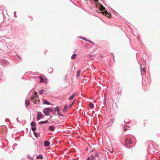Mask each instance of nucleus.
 <instances>
[{
    "mask_svg": "<svg viewBox=\"0 0 160 160\" xmlns=\"http://www.w3.org/2000/svg\"><path fill=\"white\" fill-rule=\"evenodd\" d=\"M126 144L128 145V144H131L132 143V141L129 138H127L125 140Z\"/></svg>",
    "mask_w": 160,
    "mask_h": 160,
    "instance_id": "nucleus-5",
    "label": "nucleus"
},
{
    "mask_svg": "<svg viewBox=\"0 0 160 160\" xmlns=\"http://www.w3.org/2000/svg\"><path fill=\"white\" fill-rule=\"evenodd\" d=\"M48 122V121L47 120H46V121H44L40 122H39V123L40 124H43L46 123Z\"/></svg>",
    "mask_w": 160,
    "mask_h": 160,
    "instance_id": "nucleus-13",
    "label": "nucleus"
},
{
    "mask_svg": "<svg viewBox=\"0 0 160 160\" xmlns=\"http://www.w3.org/2000/svg\"><path fill=\"white\" fill-rule=\"evenodd\" d=\"M48 129L52 131H53L54 130V127L53 126H50L49 127Z\"/></svg>",
    "mask_w": 160,
    "mask_h": 160,
    "instance_id": "nucleus-10",
    "label": "nucleus"
},
{
    "mask_svg": "<svg viewBox=\"0 0 160 160\" xmlns=\"http://www.w3.org/2000/svg\"><path fill=\"white\" fill-rule=\"evenodd\" d=\"M99 8L101 11L105 10V8L101 4H100Z\"/></svg>",
    "mask_w": 160,
    "mask_h": 160,
    "instance_id": "nucleus-9",
    "label": "nucleus"
},
{
    "mask_svg": "<svg viewBox=\"0 0 160 160\" xmlns=\"http://www.w3.org/2000/svg\"><path fill=\"white\" fill-rule=\"evenodd\" d=\"M67 108H68V106H67V105H66L63 108V112H66L67 110Z\"/></svg>",
    "mask_w": 160,
    "mask_h": 160,
    "instance_id": "nucleus-14",
    "label": "nucleus"
},
{
    "mask_svg": "<svg viewBox=\"0 0 160 160\" xmlns=\"http://www.w3.org/2000/svg\"><path fill=\"white\" fill-rule=\"evenodd\" d=\"M81 38L82 39H83V40H86L87 41L88 40H87L86 38H84V37H82Z\"/></svg>",
    "mask_w": 160,
    "mask_h": 160,
    "instance_id": "nucleus-26",
    "label": "nucleus"
},
{
    "mask_svg": "<svg viewBox=\"0 0 160 160\" xmlns=\"http://www.w3.org/2000/svg\"><path fill=\"white\" fill-rule=\"evenodd\" d=\"M101 57V58H102L103 57V56H102V55H101L100 56Z\"/></svg>",
    "mask_w": 160,
    "mask_h": 160,
    "instance_id": "nucleus-35",
    "label": "nucleus"
},
{
    "mask_svg": "<svg viewBox=\"0 0 160 160\" xmlns=\"http://www.w3.org/2000/svg\"><path fill=\"white\" fill-rule=\"evenodd\" d=\"M36 129V128L32 127V130L33 131H35Z\"/></svg>",
    "mask_w": 160,
    "mask_h": 160,
    "instance_id": "nucleus-25",
    "label": "nucleus"
},
{
    "mask_svg": "<svg viewBox=\"0 0 160 160\" xmlns=\"http://www.w3.org/2000/svg\"><path fill=\"white\" fill-rule=\"evenodd\" d=\"M1 64L5 66L8 65V62L7 61L4 60L3 61H2L1 62Z\"/></svg>",
    "mask_w": 160,
    "mask_h": 160,
    "instance_id": "nucleus-8",
    "label": "nucleus"
},
{
    "mask_svg": "<svg viewBox=\"0 0 160 160\" xmlns=\"http://www.w3.org/2000/svg\"><path fill=\"white\" fill-rule=\"evenodd\" d=\"M55 110L57 112V113H58V114H59L60 115V114L59 113V108H58L56 107L55 108Z\"/></svg>",
    "mask_w": 160,
    "mask_h": 160,
    "instance_id": "nucleus-21",
    "label": "nucleus"
},
{
    "mask_svg": "<svg viewBox=\"0 0 160 160\" xmlns=\"http://www.w3.org/2000/svg\"><path fill=\"white\" fill-rule=\"evenodd\" d=\"M90 57H91V55H90Z\"/></svg>",
    "mask_w": 160,
    "mask_h": 160,
    "instance_id": "nucleus-37",
    "label": "nucleus"
},
{
    "mask_svg": "<svg viewBox=\"0 0 160 160\" xmlns=\"http://www.w3.org/2000/svg\"><path fill=\"white\" fill-rule=\"evenodd\" d=\"M142 70L144 71H145V69L144 68H143Z\"/></svg>",
    "mask_w": 160,
    "mask_h": 160,
    "instance_id": "nucleus-32",
    "label": "nucleus"
},
{
    "mask_svg": "<svg viewBox=\"0 0 160 160\" xmlns=\"http://www.w3.org/2000/svg\"><path fill=\"white\" fill-rule=\"evenodd\" d=\"M91 158L92 160H93L95 158V156L94 155H91Z\"/></svg>",
    "mask_w": 160,
    "mask_h": 160,
    "instance_id": "nucleus-24",
    "label": "nucleus"
},
{
    "mask_svg": "<svg viewBox=\"0 0 160 160\" xmlns=\"http://www.w3.org/2000/svg\"><path fill=\"white\" fill-rule=\"evenodd\" d=\"M37 158L38 159H43V156L41 155H40L37 156Z\"/></svg>",
    "mask_w": 160,
    "mask_h": 160,
    "instance_id": "nucleus-15",
    "label": "nucleus"
},
{
    "mask_svg": "<svg viewBox=\"0 0 160 160\" xmlns=\"http://www.w3.org/2000/svg\"><path fill=\"white\" fill-rule=\"evenodd\" d=\"M80 72L81 71L80 70H79L77 72L76 75L77 77H78L80 76Z\"/></svg>",
    "mask_w": 160,
    "mask_h": 160,
    "instance_id": "nucleus-16",
    "label": "nucleus"
},
{
    "mask_svg": "<svg viewBox=\"0 0 160 160\" xmlns=\"http://www.w3.org/2000/svg\"><path fill=\"white\" fill-rule=\"evenodd\" d=\"M43 115L41 113V112H38V114H37V119L38 120H39V119H40L43 117Z\"/></svg>",
    "mask_w": 160,
    "mask_h": 160,
    "instance_id": "nucleus-3",
    "label": "nucleus"
},
{
    "mask_svg": "<svg viewBox=\"0 0 160 160\" xmlns=\"http://www.w3.org/2000/svg\"><path fill=\"white\" fill-rule=\"evenodd\" d=\"M124 131H126L127 130V129H126L125 127H124Z\"/></svg>",
    "mask_w": 160,
    "mask_h": 160,
    "instance_id": "nucleus-29",
    "label": "nucleus"
},
{
    "mask_svg": "<svg viewBox=\"0 0 160 160\" xmlns=\"http://www.w3.org/2000/svg\"><path fill=\"white\" fill-rule=\"evenodd\" d=\"M87 41H88V42H90L91 43H92V44H94V43H93V42H92L91 41H90V40H87Z\"/></svg>",
    "mask_w": 160,
    "mask_h": 160,
    "instance_id": "nucleus-28",
    "label": "nucleus"
},
{
    "mask_svg": "<svg viewBox=\"0 0 160 160\" xmlns=\"http://www.w3.org/2000/svg\"><path fill=\"white\" fill-rule=\"evenodd\" d=\"M37 93L36 92H35L34 93V96H33L31 98V99L32 100H33V99H34L35 98H37Z\"/></svg>",
    "mask_w": 160,
    "mask_h": 160,
    "instance_id": "nucleus-12",
    "label": "nucleus"
},
{
    "mask_svg": "<svg viewBox=\"0 0 160 160\" xmlns=\"http://www.w3.org/2000/svg\"><path fill=\"white\" fill-rule=\"evenodd\" d=\"M34 134L35 135V136L37 138H38L40 136V134L39 133H37L36 132H34Z\"/></svg>",
    "mask_w": 160,
    "mask_h": 160,
    "instance_id": "nucleus-17",
    "label": "nucleus"
},
{
    "mask_svg": "<svg viewBox=\"0 0 160 160\" xmlns=\"http://www.w3.org/2000/svg\"><path fill=\"white\" fill-rule=\"evenodd\" d=\"M52 110L51 108H46L44 109L43 110V112L46 116H48L49 115V113L50 112H52Z\"/></svg>",
    "mask_w": 160,
    "mask_h": 160,
    "instance_id": "nucleus-1",
    "label": "nucleus"
},
{
    "mask_svg": "<svg viewBox=\"0 0 160 160\" xmlns=\"http://www.w3.org/2000/svg\"><path fill=\"white\" fill-rule=\"evenodd\" d=\"M50 143L48 141H46L44 142V145L46 147H48L49 146Z\"/></svg>",
    "mask_w": 160,
    "mask_h": 160,
    "instance_id": "nucleus-6",
    "label": "nucleus"
},
{
    "mask_svg": "<svg viewBox=\"0 0 160 160\" xmlns=\"http://www.w3.org/2000/svg\"><path fill=\"white\" fill-rule=\"evenodd\" d=\"M113 150H114V149H113L112 151V152H113Z\"/></svg>",
    "mask_w": 160,
    "mask_h": 160,
    "instance_id": "nucleus-34",
    "label": "nucleus"
},
{
    "mask_svg": "<svg viewBox=\"0 0 160 160\" xmlns=\"http://www.w3.org/2000/svg\"><path fill=\"white\" fill-rule=\"evenodd\" d=\"M72 104H71V105H69V108H70V107H71L72 106Z\"/></svg>",
    "mask_w": 160,
    "mask_h": 160,
    "instance_id": "nucleus-30",
    "label": "nucleus"
},
{
    "mask_svg": "<svg viewBox=\"0 0 160 160\" xmlns=\"http://www.w3.org/2000/svg\"><path fill=\"white\" fill-rule=\"evenodd\" d=\"M77 95L76 93H74L72 95H71L69 98V100L70 101H72L74 97L75 96Z\"/></svg>",
    "mask_w": 160,
    "mask_h": 160,
    "instance_id": "nucleus-7",
    "label": "nucleus"
},
{
    "mask_svg": "<svg viewBox=\"0 0 160 160\" xmlns=\"http://www.w3.org/2000/svg\"><path fill=\"white\" fill-rule=\"evenodd\" d=\"M89 107L90 108H93V104L92 103H90L89 104Z\"/></svg>",
    "mask_w": 160,
    "mask_h": 160,
    "instance_id": "nucleus-20",
    "label": "nucleus"
},
{
    "mask_svg": "<svg viewBox=\"0 0 160 160\" xmlns=\"http://www.w3.org/2000/svg\"><path fill=\"white\" fill-rule=\"evenodd\" d=\"M90 160V158H88V160Z\"/></svg>",
    "mask_w": 160,
    "mask_h": 160,
    "instance_id": "nucleus-33",
    "label": "nucleus"
},
{
    "mask_svg": "<svg viewBox=\"0 0 160 160\" xmlns=\"http://www.w3.org/2000/svg\"><path fill=\"white\" fill-rule=\"evenodd\" d=\"M35 101H34L33 102V103H35Z\"/></svg>",
    "mask_w": 160,
    "mask_h": 160,
    "instance_id": "nucleus-36",
    "label": "nucleus"
},
{
    "mask_svg": "<svg viewBox=\"0 0 160 160\" xmlns=\"http://www.w3.org/2000/svg\"><path fill=\"white\" fill-rule=\"evenodd\" d=\"M39 78L40 80V82H44L46 83H47V79L43 75H42L41 76L39 77Z\"/></svg>",
    "mask_w": 160,
    "mask_h": 160,
    "instance_id": "nucleus-2",
    "label": "nucleus"
},
{
    "mask_svg": "<svg viewBox=\"0 0 160 160\" xmlns=\"http://www.w3.org/2000/svg\"><path fill=\"white\" fill-rule=\"evenodd\" d=\"M43 103L44 104H48V105L50 104V102H48L47 101H46V100H45L43 102Z\"/></svg>",
    "mask_w": 160,
    "mask_h": 160,
    "instance_id": "nucleus-19",
    "label": "nucleus"
},
{
    "mask_svg": "<svg viewBox=\"0 0 160 160\" xmlns=\"http://www.w3.org/2000/svg\"><path fill=\"white\" fill-rule=\"evenodd\" d=\"M76 56H77L76 54H73L71 57V59H73V60L75 58Z\"/></svg>",
    "mask_w": 160,
    "mask_h": 160,
    "instance_id": "nucleus-18",
    "label": "nucleus"
},
{
    "mask_svg": "<svg viewBox=\"0 0 160 160\" xmlns=\"http://www.w3.org/2000/svg\"><path fill=\"white\" fill-rule=\"evenodd\" d=\"M25 105L26 106L29 105L30 104L29 100H27V99L25 101Z\"/></svg>",
    "mask_w": 160,
    "mask_h": 160,
    "instance_id": "nucleus-11",
    "label": "nucleus"
},
{
    "mask_svg": "<svg viewBox=\"0 0 160 160\" xmlns=\"http://www.w3.org/2000/svg\"><path fill=\"white\" fill-rule=\"evenodd\" d=\"M98 152H96L95 153V156L98 157Z\"/></svg>",
    "mask_w": 160,
    "mask_h": 160,
    "instance_id": "nucleus-27",
    "label": "nucleus"
},
{
    "mask_svg": "<svg viewBox=\"0 0 160 160\" xmlns=\"http://www.w3.org/2000/svg\"><path fill=\"white\" fill-rule=\"evenodd\" d=\"M43 90H40L38 92V93L40 94H41L43 92Z\"/></svg>",
    "mask_w": 160,
    "mask_h": 160,
    "instance_id": "nucleus-23",
    "label": "nucleus"
},
{
    "mask_svg": "<svg viewBox=\"0 0 160 160\" xmlns=\"http://www.w3.org/2000/svg\"><path fill=\"white\" fill-rule=\"evenodd\" d=\"M103 14L105 15V16H107L108 18H110V15L111 14L110 13H108L107 11L104 12H102Z\"/></svg>",
    "mask_w": 160,
    "mask_h": 160,
    "instance_id": "nucleus-4",
    "label": "nucleus"
},
{
    "mask_svg": "<svg viewBox=\"0 0 160 160\" xmlns=\"http://www.w3.org/2000/svg\"><path fill=\"white\" fill-rule=\"evenodd\" d=\"M31 126H36L35 123L34 122H32L31 123Z\"/></svg>",
    "mask_w": 160,
    "mask_h": 160,
    "instance_id": "nucleus-22",
    "label": "nucleus"
},
{
    "mask_svg": "<svg viewBox=\"0 0 160 160\" xmlns=\"http://www.w3.org/2000/svg\"><path fill=\"white\" fill-rule=\"evenodd\" d=\"M75 100L73 101V102L72 104V105H73V103H74V102H75Z\"/></svg>",
    "mask_w": 160,
    "mask_h": 160,
    "instance_id": "nucleus-31",
    "label": "nucleus"
}]
</instances>
